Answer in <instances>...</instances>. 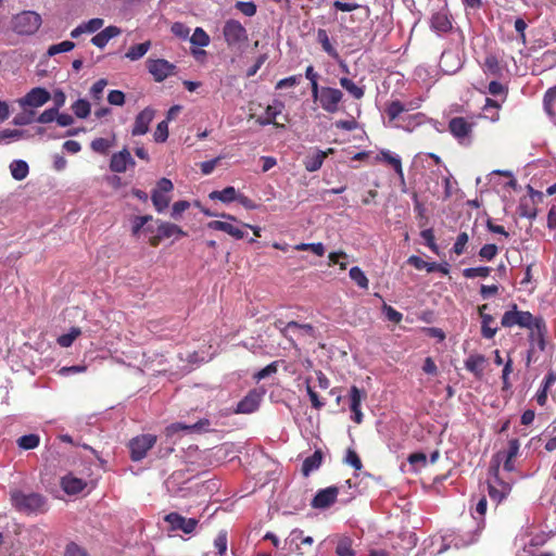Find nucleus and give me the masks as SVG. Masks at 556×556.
I'll use <instances>...</instances> for the list:
<instances>
[{"label":"nucleus","instance_id":"obj_10","mask_svg":"<svg viewBox=\"0 0 556 556\" xmlns=\"http://www.w3.org/2000/svg\"><path fill=\"white\" fill-rule=\"evenodd\" d=\"M51 99L50 92L42 87L30 89L24 97L17 100L22 109H37L45 105Z\"/></svg>","mask_w":556,"mask_h":556},{"label":"nucleus","instance_id":"obj_22","mask_svg":"<svg viewBox=\"0 0 556 556\" xmlns=\"http://www.w3.org/2000/svg\"><path fill=\"white\" fill-rule=\"evenodd\" d=\"M324 161L325 153H323V150L315 148L305 156L303 164L307 172L313 173L323 166Z\"/></svg>","mask_w":556,"mask_h":556},{"label":"nucleus","instance_id":"obj_2","mask_svg":"<svg viewBox=\"0 0 556 556\" xmlns=\"http://www.w3.org/2000/svg\"><path fill=\"white\" fill-rule=\"evenodd\" d=\"M223 37L228 48H241L249 40L247 28L235 18H229L223 26Z\"/></svg>","mask_w":556,"mask_h":556},{"label":"nucleus","instance_id":"obj_50","mask_svg":"<svg viewBox=\"0 0 556 556\" xmlns=\"http://www.w3.org/2000/svg\"><path fill=\"white\" fill-rule=\"evenodd\" d=\"M153 137L156 142H165L167 140V138H168L167 121H162L157 124Z\"/></svg>","mask_w":556,"mask_h":556},{"label":"nucleus","instance_id":"obj_20","mask_svg":"<svg viewBox=\"0 0 556 556\" xmlns=\"http://www.w3.org/2000/svg\"><path fill=\"white\" fill-rule=\"evenodd\" d=\"M530 336L529 339L532 344H536L540 351H544L545 349V333L546 326L543 318H536V321L533 324L532 328H529Z\"/></svg>","mask_w":556,"mask_h":556},{"label":"nucleus","instance_id":"obj_7","mask_svg":"<svg viewBox=\"0 0 556 556\" xmlns=\"http://www.w3.org/2000/svg\"><path fill=\"white\" fill-rule=\"evenodd\" d=\"M538 317H533L530 312L518 311L517 305H513V309L504 313L501 324L505 328L519 326L522 328H532Z\"/></svg>","mask_w":556,"mask_h":556},{"label":"nucleus","instance_id":"obj_52","mask_svg":"<svg viewBox=\"0 0 556 556\" xmlns=\"http://www.w3.org/2000/svg\"><path fill=\"white\" fill-rule=\"evenodd\" d=\"M292 329H300V330H302L303 332H305V333H307V334H309V336H312V334H313V331H314L313 326H312V325H309V324H303V325H302V324H299V323H296V321H289V323L286 325L285 329L282 330V334H283L285 337H287V333H288L290 330H292Z\"/></svg>","mask_w":556,"mask_h":556},{"label":"nucleus","instance_id":"obj_23","mask_svg":"<svg viewBox=\"0 0 556 556\" xmlns=\"http://www.w3.org/2000/svg\"><path fill=\"white\" fill-rule=\"evenodd\" d=\"M486 307H488L486 304L479 307V313H480L481 324H482L481 325V333H482L483 338L492 339L497 332V327L492 326V324H494L493 316L484 313V309Z\"/></svg>","mask_w":556,"mask_h":556},{"label":"nucleus","instance_id":"obj_12","mask_svg":"<svg viewBox=\"0 0 556 556\" xmlns=\"http://www.w3.org/2000/svg\"><path fill=\"white\" fill-rule=\"evenodd\" d=\"M164 521L169 525L172 531L180 530L186 534L194 532L199 520L195 518H186L178 513H169L164 517Z\"/></svg>","mask_w":556,"mask_h":556},{"label":"nucleus","instance_id":"obj_41","mask_svg":"<svg viewBox=\"0 0 556 556\" xmlns=\"http://www.w3.org/2000/svg\"><path fill=\"white\" fill-rule=\"evenodd\" d=\"M350 278L362 289H368L369 281L365 273L357 266L350 269Z\"/></svg>","mask_w":556,"mask_h":556},{"label":"nucleus","instance_id":"obj_61","mask_svg":"<svg viewBox=\"0 0 556 556\" xmlns=\"http://www.w3.org/2000/svg\"><path fill=\"white\" fill-rule=\"evenodd\" d=\"M421 237L422 239L425 240L426 244L429 247V249L434 252V253H439V248L435 243V240H434V233H433V230L432 229H425L421 231Z\"/></svg>","mask_w":556,"mask_h":556},{"label":"nucleus","instance_id":"obj_33","mask_svg":"<svg viewBox=\"0 0 556 556\" xmlns=\"http://www.w3.org/2000/svg\"><path fill=\"white\" fill-rule=\"evenodd\" d=\"M151 42L144 41L139 45H135L129 48V50L126 52L125 56L129 59L130 61H137L141 59L150 49Z\"/></svg>","mask_w":556,"mask_h":556},{"label":"nucleus","instance_id":"obj_36","mask_svg":"<svg viewBox=\"0 0 556 556\" xmlns=\"http://www.w3.org/2000/svg\"><path fill=\"white\" fill-rule=\"evenodd\" d=\"M151 199H152V203H153L155 210L159 213L164 212L167 208L169 201H170L167 193H162L156 190L152 191Z\"/></svg>","mask_w":556,"mask_h":556},{"label":"nucleus","instance_id":"obj_37","mask_svg":"<svg viewBox=\"0 0 556 556\" xmlns=\"http://www.w3.org/2000/svg\"><path fill=\"white\" fill-rule=\"evenodd\" d=\"M483 71L485 74L498 76L501 75V66L497 58L494 54H489L485 56L483 63Z\"/></svg>","mask_w":556,"mask_h":556},{"label":"nucleus","instance_id":"obj_15","mask_svg":"<svg viewBox=\"0 0 556 556\" xmlns=\"http://www.w3.org/2000/svg\"><path fill=\"white\" fill-rule=\"evenodd\" d=\"M187 233L176 224L160 222L157 226V235L151 238L150 242L152 245H157L160 240L163 238L180 237Z\"/></svg>","mask_w":556,"mask_h":556},{"label":"nucleus","instance_id":"obj_59","mask_svg":"<svg viewBox=\"0 0 556 556\" xmlns=\"http://www.w3.org/2000/svg\"><path fill=\"white\" fill-rule=\"evenodd\" d=\"M305 383H306V392H307V395L309 396L312 406L316 409H320L325 405V403L319 400L318 394L313 390V388L309 383V379H306Z\"/></svg>","mask_w":556,"mask_h":556},{"label":"nucleus","instance_id":"obj_43","mask_svg":"<svg viewBox=\"0 0 556 556\" xmlns=\"http://www.w3.org/2000/svg\"><path fill=\"white\" fill-rule=\"evenodd\" d=\"M72 110L78 118H86L90 114V103L85 99H78L73 103Z\"/></svg>","mask_w":556,"mask_h":556},{"label":"nucleus","instance_id":"obj_21","mask_svg":"<svg viewBox=\"0 0 556 556\" xmlns=\"http://www.w3.org/2000/svg\"><path fill=\"white\" fill-rule=\"evenodd\" d=\"M61 485L65 493L77 494L86 488L87 483L85 480L68 473L62 478Z\"/></svg>","mask_w":556,"mask_h":556},{"label":"nucleus","instance_id":"obj_29","mask_svg":"<svg viewBox=\"0 0 556 556\" xmlns=\"http://www.w3.org/2000/svg\"><path fill=\"white\" fill-rule=\"evenodd\" d=\"M340 86L348 91L354 99H362L365 94V87L356 85L353 80L348 77H341L339 79Z\"/></svg>","mask_w":556,"mask_h":556},{"label":"nucleus","instance_id":"obj_13","mask_svg":"<svg viewBox=\"0 0 556 556\" xmlns=\"http://www.w3.org/2000/svg\"><path fill=\"white\" fill-rule=\"evenodd\" d=\"M263 393L257 390L250 391L238 404L235 409L237 414H251L254 413L262 401Z\"/></svg>","mask_w":556,"mask_h":556},{"label":"nucleus","instance_id":"obj_46","mask_svg":"<svg viewBox=\"0 0 556 556\" xmlns=\"http://www.w3.org/2000/svg\"><path fill=\"white\" fill-rule=\"evenodd\" d=\"M80 333H81V331L79 328L73 327V328H71L68 333L62 334L58 338V343L62 348H68L73 344L75 339L80 336Z\"/></svg>","mask_w":556,"mask_h":556},{"label":"nucleus","instance_id":"obj_51","mask_svg":"<svg viewBox=\"0 0 556 556\" xmlns=\"http://www.w3.org/2000/svg\"><path fill=\"white\" fill-rule=\"evenodd\" d=\"M214 546L217 549V555L223 556L227 551V532L222 530L218 532L214 540Z\"/></svg>","mask_w":556,"mask_h":556},{"label":"nucleus","instance_id":"obj_47","mask_svg":"<svg viewBox=\"0 0 556 556\" xmlns=\"http://www.w3.org/2000/svg\"><path fill=\"white\" fill-rule=\"evenodd\" d=\"M491 273V268L490 267H485V266H482V267H470V268H465L463 270V275L464 277L468 278V279H472V278H476V277H482V278H485L490 275Z\"/></svg>","mask_w":556,"mask_h":556},{"label":"nucleus","instance_id":"obj_55","mask_svg":"<svg viewBox=\"0 0 556 556\" xmlns=\"http://www.w3.org/2000/svg\"><path fill=\"white\" fill-rule=\"evenodd\" d=\"M305 77L311 81L312 94H316L320 87L318 85V74L312 65L306 67Z\"/></svg>","mask_w":556,"mask_h":556},{"label":"nucleus","instance_id":"obj_35","mask_svg":"<svg viewBox=\"0 0 556 556\" xmlns=\"http://www.w3.org/2000/svg\"><path fill=\"white\" fill-rule=\"evenodd\" d=\"M317 40L321 45L325 52H327L332 58H338V52L331 45L328 34L325 29H318Z\"/></svg>","mask_w":556,"mask_h":556},{"label":"nucleus","instance_id":"obj_8","mask_svg":"<svg viewBox=\"0 0 556 556\" xmlns=\"http://www.w3.org/2000/svg\"><path fill=\"white\" fill-rule=\"evenodd\" d=\"M11 500H12L13 505L18 510H25V511L38 510L45 504L43 497L38 493L25 494L23 492L16 491V492L12 493Z\"/></svg>","mask_w":556,"mask_h":556},{"label":"nucleus","instance_id":"obj_53","mask_svg":"<svg viewBox=\"0 0 556 556\" xmlns=\"http://www.w3.org/2000/svg\"><path fill=\"white\" fill-rule=\"evenodd\" d=\"M236 8L245 16H253L256 13V5L254 2L238 1Z\"/></svg>","mask_w":556,"mask_h":556},{"label":"nucleus","instance_id":"obj_40","mask_svg":"<svg viewBox=\"0 0 556 556\" xmlns=\"http://www.w3.org/2000/svg\"><path fill=\"white\" fill-rule=\"evenodd\" d=\"M407 263L418 270L426 269L428 273H433L437 270V263H428L416 255L409 256Z\"/></svg>","mask_w":556,"mask_h":556},{"label":"nucleus","instance_id":"obj_3","mask_svg":"<svg viewBox=\"0 0 556 556\" xmlns=\"http://www.w3.org/2000/svg\"><path fill=\"white\" fill-rule=\"evenodd\" d=\"M165 488L173 497L186 498L197 491L191 484V480L185 478L182 471L173 472L165 481Z\"/></svg>","mask_w":556,"mask_h":556},{"label":"nucleus","instance_id":"obj_63","mask_svg":"<svg viewBox=\"0 0 556 556\" xmlns=\"http://www.w3.org/2000/svg\"><path fill=\"white\" fill-rule=\"evenodd\" d=\"M110 141L104 138H97L91 142V149L98 153H106L110 148Z\"/></svg>","mask_w":556,"mask_h":556},{"label":"nucleus","instance_id":"obj_6","mask_svg":"<svg viewBox=\"0 0 556 556\" xmlns=\"http://www.w3.org/2000/svg\"><path fill=\"white\" fill-rule=\"evenodd\" d=\"M500 457V454L496 455V458ZM490 473L492 475V480L489 481V496L491 500L500 503L502 502L511 491V485L508 482L503 481L500 477V462L495 459V464L491 466Z\"/></svg>","mask_w":556,"mask_h":556},{"label":"nucleus","instance_id":"obj_16","mask_svg":"<svg viewBox=\"0 0 556 556\" xmlns=\"http://www.w3.org/2000/svg\"><path fill=\"white\" fill-rule=\"evenodd\" d=\"M231 220H212L207 223V228L212 230H218L226 232L227 235L233 237L235 239H242L244 237V231L241 227L232 224Z\"/></svg>","mask_w":556,"mask_h":556},{"label":"nucleus","instance_id":"obj_18","mask_svg":"<svg viewBox=\"0 0 556 556\" xmlns=\"http://www.w3.org/2000/svg\"><path fill=\"white\" fill-rule=\"evenodd\" d=\"M338 488L329 486L320 490L312 501V506L315 508H327L332 505L338 496Z\"/></svg>","mask_w":556,"mask_h":556},{"label":"nucleus","instance_id":"obj_56","mask_svg":"<svg viewBox=\"0 0 556 556\" xmlns=\"http://www.w3.org/2000/svg\"><path fill=\"white\" fill-rule=\"evenodd\" d=\"M344 462L352 466L355 470H361L363 467L361 458L358 457L357 453L352 448H349L346 451Z\"/></svg>","mask_w":556,"mask_h":556},{"label":"nucleus","instance_id":"obj_45","mask_svg":"<svg viewBox=\"0 0 556 556\" xmlns=\"http://www.w3.org/2000/svg\"><path fill=\"white\" fill-rule=\"evenodd\" d=\"M152 219V216L146 215V216H137L134 219L131 232L132 236L138 237L141 232V230L148 232L152 231L150 227L144 228V225Z\"/></svg>","mask_w":556,"mask_h":556},{"label":"nucleus","instance_id":"obj_38","mask_svg":"<svg viewBox=\"0 0 556 556\" xmlns=\"http://www.w3.org/2000/svg\"><path fill=\"white\" fill-rule=\"evenodd\" d=\"M39 443H40V438L38 434H35V433L22 435L17 440L18 447H21L23 450H34L39 445Z\"/></svg>","mask_w":556,"mask_h":556},{"label":"nucleus","instance_id":"obj_48","mask_svg":"<svg viewBox=\"0 0 556 556\" xmlns=\"http://www.w3.org/2000/svg\"><path fill=\"white\" fill-rule=\"evenodd\" d=\"M74 47H75V43L73 41L65 40L60 43L50 46L48 49V55L53 56L58 53L68 52L71 50H73Z\"/></svg>","mask_w":556,"mask_h":556},{"label":"nucleus","instance_id":"obj_1","mask_svg":"<svg viewBox=\"0 0 556 556\" xmlns=\"http://www.w3.org/2000/svg\"><path fill=\"white\" fill-rule=\"evenodd\" d=\"M41 16L35 11H22L14 14L10 25L13 33L20 36L34 35L41 26Z\"/></svg>","mask_w":556,"mask_h":556},{"label":"nucleus","instance_id":"obj_34","mask_svg":"<svg viewBox=\"0 0 556 556\" xmlns=\"http://www.w3.org/2000/svg\"><path fill=\"white\" fill-rule=\"evenodd\" d=\"M424 121V115L420 113L409 115L402 119L401 124H397L396 127L404 129L405 131H413L417 126H419Z\"/></svg>","mask_w":556,"mask_h":556},{"label":"nucleus","instance_id":"obj_25","mask_svg":"<svg viewBox=\"0 0 556 556\" xmlns=\"http://www.w3.org/2000/svg\"><path fill=\"white\" fill-rule=\"evenodd\" d=\"M287 541L290 543V544H295V549L294 552L298 554V555H303V552L301 551V547L296 544L298 541H300L302 544L304 545H313L314 543V539L309 535H304V532L301 530V529H293L290 534H289V538L287 539Z\"/></svg>","mask_w":556,"mask_h":556},{"label":"nucleus","instance_id":"obj_9","mask_svg":"<svg viewBox=\"0 0 556 556\" xmlns=\"http://www.w3.org/2000/svg\"><path fill=\"white\" fill-rule=\"evenodd\" d=\"M156 443V435L154 434H141L130 440L129 450L130 457L134 462H139L147 456L149 450H151Z\"/></svg>","mask_w":556,"mask_h":556},{"label":"nucleus","instance_id":"obj_39","mask_svg":"<svg viewBox=\"0 0 556 556\" xmlns=\"http://www.w3.org/2000/svg\"><path fill=\"white\" fill-rule=\"evenodd\" d=\"M210 36L202 27H197L190 37V42L198 47H207L210 45Z\"/></svg>","mask_w":556,"mask_h":556},{"label":"nucleus","instance_id":"obj_64","mask_svg":"<svg viewBox=\"0 0 556 556\" xmlns=\"http://www.w3.org/2000/svg\"><path fill=\"white\" fill-rule=\"evenodd\" d=\"M65 556H89L85 549L75 543H70L65 549Z\"/></svg>","mask_w":556,"mask_h":556},{"label":"nucleus","instance_id":"obj_30","mask_svg":"<svg viewBox=\"0 0 556 556\" xmlns=\"http://www.w3.org/2000/svg\"><path fill=\"white\" fill-rule=\"evenodd\" d=\"M416 110V105H405L401 101H392L388 104L386 111L391 121L397 119L403 112Z\"/></svg>","mask_w":556,"mask_h":556},{"label":"nucleus","instance_id":"obj_42","mask_svg":"<svg viewBox=\"0 0 556 556\" xmlns=\"http://www.w3.org/2000/svg\"><path fill=\"white\" fill-rule=\"evenodd\" d=\"M366 397V393L353 386L350 390V408L351 410L361 409L362 401Z\"/></svg>","mask_w":556,"mask_h":556},{"label":"nucleus","instance_id":"obj_28","mask_svg":"<svg viewBox=\"0 0 556 556\" xmlns=\"http://www.w3.org/2000/svg\"><path fill=\"white\" fill-rule=\"evenodd\" d=\"M323 462V453L317 450L313 455L306 457L303 462L302 472L304 476H308L312 471L318 469Z\"/></svg>","mask_w":556,"mask_h":556},{"label":"nucleus","instance_id":"obj_19","mask_svg":"<svg viewBox=\"0 0 556 556\" xmlns=\"http://www.w3.org/2000/svg\"><path fill=\"white\" fill-rule=\"evenodd\" d=\"M430 23L431 29L438 34L447 33L452 29V22L445 9L433 13Z\"/></svg>","mask_w":556,"mask_h":556},{"label":"nucleus","instance_id":"obj_58","mask_svg":"<svg viewBox=\"0 0 556 556\" xmlns=\"http://www.w3.org/2000/svg\"><path fill=\"white\" fill-rule=\"evenodd\" d=\"M58 112V109L54 108L47 109L36 118V121L40 124L52 123L53 121H56Z\"/></svg>","mask_w":556,"mask_h":556},{"label":"nucleus","instance_id":"obj_24","mask_svg":"<svg viewBox=\"0 0 556 556\" xmlns=\"http://www.w3.org/2000/svg\"><path fill=\"white\" fill-rule=\"evenodd\" d=\"M485 357L480 354L470 355L465 361V368L472 372L477 378H480L484 370Z\"/></svg>","mask_w":556,"mask_h":556},{"label":"nucleus","instance_id":"obj_31","mask_svg":"<svg viewBox=\"0 0 556 556\" xmlns=\"http://www.w3.org/2000/svg\"><path fill=\"white\" fill-rule=\"evenodd\" d=\"M10 172L15 180H23L29 173L28 164L23 160H14L10 164Z\"/></svg>","mask_w":556,"mask_h":556},{"label":"nucleus","instance_id":"obj_17","mask_svg":"<svg viewBox=\"0 0 556 556\" xmlns=\"http://www.w3.org/2000/svg\"><path fill=\"white\" fill-rule=\"evenodd\" d=\"M135 161L127 149L114 153L111 159L110 168L114 173H124L128 166H134Z\"/></svg>","mask_w":556,"mask_h":556},{"label":"nucleus","instance_id":"obj_44","mask_svg":"<svg viewBox=\"0 0 556 556\" xmlns=\"http://www.w3.org/2000/svg\"><path fill=\"white\" fill-rule=\"evenodd\" d=\"M24 112L17 114L14 116L12 124L15 126H25L31 124L35 118V111L34 110H27L23 109Z\"/></svg>","mask_w":556,"mask_h":556},{"label":"nucleus","instance_id":"obj_27","mask_svg":"<svg viewBox=\"0 0 556 556\" xmlns=\"http://www.w3.org/2000/svg\"><path fill=\"white\" fill-rule=\"evenodd\" d=\"M282 103L278 105H268L265 111V116L258 117L257 122L260 125H269L274 124L277 127H283V125H279L275 122L276 117L281 113Z\"/></svg>","mask_w":556,"mask_h":556},{"label":"nucleus","instance_id":"obj_49","mask_svg":"<svg viewBox=\"0 0 556 556\" xmlns=\"http://www.w3.org/2000/svg\"><path fill=\"white\" fill-rule=\"evenodd\" d=\"M336 554L338 556H354L351 540L348 538L341 539L336 547Z\"/></svg>","mask_w":556,"mask_h":556},{"label":"nucleus","instance_id":"obj_11","mask_svg":"<svg viewBox=\"0 0 556 556\" xmlns=\"http://www.w3.org/2000/svg\"><path fill=\"white\" fill-rule=\"evenodd\" d=\"M147 68L154 80L161 83L175 73L176 66L164 59H149L147 61Z\"/></svg>","mask_w":556,"mask_h":556},{"label":"nucleus","instance_id":"obj_54","mask_svg":"<svg viewBox=\"0 0 556 556\" xmlns=\"http://www.w3.org/2000/svg\"><path fill=\"white\" fill-rule=\"evenodd\" d=\"M25 131L20 129H4L0 130V141H7V140H18L23 138Z\"/></svg>","mask_w":556,"mask_h":556},{"label":"nucleus","instance_id":"obj_26","mask_svg":"<svg viewBox=\"0 0 556 556\" xmlns=\"http://www.w3.org/2000/svg\"><path fill=\"white\" fill-rule=\"evenodd\" d=\"M377 159L380 160V161H384L388 164H390L394 168L396 174L400 176V178L401 179L404 178V173H403V168H402V162H401V159H400L399 155L393 154L389 150H382L377 155Z\"/></svg>","mask_w":556,"mask_h":556},{"label":"nucleus","instance_id":"obj_4","mask_svg":"<svg viewBox=\"0 0 556 556\" xmlns=\"http://www.w3.org/2000/svg\"><path fill=\"white\" fill-rule=\"evenodd\" d=\"M475 122L465 117L456 116L450 119L448 130L462 146L469 147L472 143Z\"/></svg>","mask_w":556,"mask_h":556},{"label":"nucleus","instance_id":"obj_57","mask_svg":"<svg viewBox=\"0 0 556 556\" xmlns=\"http://www.w3.org/2000/svg\"><path fill=\"white\" fill-rule=\"evenodd\" d=\"M198 428H199V424L185 425V424H181V422H176V424H172L170 426H168L166 428V434L167 435H173L176 432L181 431V430L192 431V430L198 429Z\"/></svg>","mask_w":556,"mask_h":556},{"label":"nucleus","instance_id":"obj_62","mask_svg":"<svg viewBox=\"0 0 556 556\" xmlns=\"http://www.w3.org/2000/svg\"><path fill=\"white\" fill-rule=\"evenodd\" d=\"M468 239L469 237L466 232H460L457 236L456 242L454 243L453 247V251L455 252V254L462 255L464 253Z\"/></svg>","mask_w":556,"mask_h":556},{"label":"nucleus","instance_id":"obj_32","mask_svg":"<svg viewBox=\"0 0 556 556\" xmlns=\"http://www.w3.org/2000/svg\"><path fill=\"white\" fill-rule=\"evenodd\" d=\"M211 200H219L224 203H230L238 199L237 191L233 187H226L225 189L220 191H212L208 194Z\"/></svg>","mask_w":556,"mask_h":556},{"label":"nucleus","instance_id":"obj_5","mask_svg":"<svg viewBox=\"0 0 556 556\" xmlns=\"http://www.w3.org/2000/svg\"><path fill=\"white\" fill-rule=\"evenodd\" d=\"M315 101H318L320 108L327 113L333 114L340 110V103L343 100V92L338 88L320 87L316 94H312Z\"/></svg>","mask_w":556,"mask_h":556},{"label":"nucleus","instance_id":"obj_14","mask_svg":"<svg viewBox=\"0 0 556 556\" xmlns=\"http://www.w3.org/2000/svg\"><path fill=\"white\" fill-rule=\"evenodd\" d=\"M155 111L152 108H146L142 110L135 119V124L131 130L132 136H142L149 131V125L153 121Z\"/></svg>","mask_w":556,"mask_h":556},{"label":"nucleus","instance_id":"obj_60","mask_svg":"<svg viewBox=\"0 0 556 556\" xmlns=\"http://www.w3.org/2000/svg\"><path fill=\"white\" fill-rule=\"evenodd\" d=\"M170 30L176 37L181 39H187L190 34V28L180 22H175L172 25Z\"/></svg>","mask_w":556,"mask_h":556}]
</instances>
